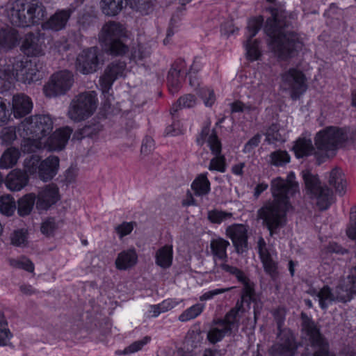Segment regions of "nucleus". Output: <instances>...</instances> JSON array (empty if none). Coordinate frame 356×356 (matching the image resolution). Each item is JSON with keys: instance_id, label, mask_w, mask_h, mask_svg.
Wrapping results in <instances>:
<instances>
[{"instance_id": "59", "label": "nucleus", "mask_w": 356, "mask_h": 356, "mask_svg": "<svg viewBox=\"0 0 356 356\" xmlns=\"http://www.w3.org/2000/svg\"><path fill=\"white\" fill-rule=\"evenodd\" d=\"M350 218V225L346 233L349 238L356 240V207L351 210Z\"/></svg>"}, {"instance_id": "56", "label": "nucleus", "mask_w": 356, "mask_h": 356, "mask_svg": "<svg viewBox=\"0 0 356 356\" xmlns=\"http://www.w3.org/2000/svg\"><path fill=\"white\" fill-rule=\"evenodd\" d=\"M136 222H124L122 224L116 226L115 230L118 234L120 238H122L124 236L131 234L133 231Z\"/></svg>"}, {"instance_id": "32", "label": "nucleus", "mask_w": 356, "mask_h": 356, "mask_svg": "<svg viewBox=\"0 0 356 356\" xmlns=\"http://www.w3.org/2000/svg\"><path fill=\"white\" fill-rule=\"evenodd\" d=\"M173 258V249L171 245H165L155 253V263L159 267L166 269L171 266Z\"/></svg>"}, {"instance_id": "43", "label": "nucleus", "mask_w": 356, "mask_h": 356, "mask_svg": "<svg viewBox=\"0 0 356 356\" xmlns=\"http://www.w3.org/2000/svg\"><path fill=\"white\" fill-rule=\"evenodd\" d=\"M35 197L33 194H28L18 200V213L21 216L29 215L33 208Z\"/></svg>"}, {"instance_id": "30", "label": "nucleus", "mask_w": 356, "mask_h": 356, "mask_svg": "<svg viewBox=\"0 0 356 356\" xmlns=\"http://www.w3.org/2000/svg\"><path fill=\"white\" fill-rule=\"evenodd\" d=\"M327 181L332 186L337 193L343 195L347 186L346 179L341 169L335 167L329 173Z\"/></svg>"}, {"instance_id": "55", "label": "nucleus", "mask_w": 356, "mask_h": 356, "mask_svg": "<svg viewBox=\"0 0 356 356\" xmlns=\"http://www.w3.org/2000/svg\"><path fill=\"white\" fill-rule=\"evenodd\" d=\"M57 228L58 227L55 219L53 218H49L42 222L40 226V231L44 235L49 237L54 234V232Z\"/></svg>"}, {"instance_id": "37", "label": "nucleus", "mask_w": 356, "mask_h": 356, "mask_svg": "<svg viewBox=\"0 0 356 356\" xmlns=\"http://www.w3.org/2000/svg\"><path fill=\"white\" fill-rule=\"evenodd\" d=\"M26 60L28 59L17 60L13 63L12 69L10 70L9 67L6 70V72L8 73L7 80L9 83H12L14 81H19V78L21 76L25 77L26 74V69L25 70V66L26 65Z\"/></svg>"}, {"instance_id": "61", "label": "nucleus", "mask_w": 356, "mask_h": 356, "mask_svg": "<svg viewBox=\"0 0 356 356\" xmlns=\"http://www.w3.org/2000/svg\"><path fill=\"white\" fill-rule=\"evenodd\" d=\"M40 160L38 156H32L28 161H25V168L26 171L30 174L38 172V166Z\"/></svg>"}, {"instance_id": "4", "label": "nucleus", "mask_w": 356, "mask_h": 356, "mask_svg": "<svg viewBox=\"0 0 356 356\" xmlns=\"http://www.w3.org/2000/svg\"><path fill=\"white\" fill-rule=\"evenodd\" d=\"M348 138L346 128L330 126L318 132L314 138L316 148L315 157L318 164L320 165L325 159L333 156L336 150L341 147Z\"/></svg>"}, {"instance_id": "54", "label": "nucleus", "mask_w": 356, "mask_h": 356, "mask_svg": "<svg viewBox=\"0 0 356 356\" xmlns=\"http://www.w3.org/2000/svg\"><path fill=\"white\" fill-rule=\"evenodd\" d=\"M265 136L266 141L269 144L282 140V137L279 132V126L276 124H273L268 128Z\"/></svg>"}, {"instance_id": "63", "label": "nucleus", "mask_w": 356, "mask_h": 356, "mask_svg": "<svg viewBox=\"0 0 356 356\" xmlns=\"http://www.w3.org/2000/svg\"><path fill=\"white\" fill-rule=\"evenodd\" d=\"M17 138L15 128L10 127L4 128L2 131V138L6 143H10Z\"/></svg>"}, {"instance_id": "47", "label": "nucleus", "mask_w": 356, "mask_h": 356, "mask_svg": "<svg viewBox=\"0 0 356 356\" xmlns=\"http://www.w3.org/2000/svg\"><path fill=\"white\" fill-rule=\"evenodd\" d=\"M97 13L93 6H86L80 11L78 17V22L83 26L91 24L96 19Z\"/></svg>"}, {"instance_id": "20", "label": "nucleus", "mask_w": 356, "mask_h": 356, "mask_svg": "<svg viewBox=\"0 0 356 356\" xmlns=\"http://www.w3.org/2000/svg\"><path fill=\"white\" fill-rule=\"evenodd\" d=\"M257 249L264 271L273 280H276L279 275L277 263L275 261L272 253L267 248L265 240L262 237H259L258 239Z\"/></svg>"}, {"instance_id": "40", "label": "nucleus", "mask_w": 356, "mask_h": 356, "mask_svg": "<svg viewBox=\"0 0 356 356\" xmlns=\"http://www.w3.org/2000/svg\"><path fill=\"white\" fill-rule=\"evenodd\" d=\"M26 69L27 70L26 76H21L19 78V81L30 84L31 83L38 81L42 78L38 64L35 60H26L25 70Z\"/></svg>"}, {"instance_id": "64", "label": "nucleus", "mask_w": 356, "mask_h": 356, "mask_svg": "<svg viewBox=\"0 0 356 356\" xmlns=\"http://www.w3.org/2000/svg\"><path fill=\"white\" fill-rule=\"evenodd\" d=\"M261 135L257 134L252 138H251L244 146V152H250L254 147H257L261 141Z\"/></svg>"}, {"instance_id": "7", "label": "nucleus", "mask_w": 356, "mask_h": 356, "mask_svg": "<svg viewBox=\"0 0 356 356\" xmlns=\"http://www.w3.org/2000/svg\"><path fill=\"white\" fill-rule=\"evenodd\" d=\"M98 104L97 93L88 91L79 94L72 100L67 115L74 122H81L92 116Z\"/></svg>"}, {"instance_id": "16", "label": "nucleus", "mask_w": 356, "mask_h": 356, "mask_svg": "<svg viewBox=\"0 0 356 356\" xmlns=\"http://www.w3.org/2000/svg\"><path fill=\"white\" fill-rule=\"evenodd\" d=\"M127 72V64L124 61L115 60L108 65L104 74L99 78V85L102 92H108L115 81L119 78L124 77Z\"/></svg>"}, {"instance_id": "33", "label": "nucleus", "mask_w": 356, "mask_h": 356, "mask_svg": "<svg viewBox=\"0 0 356 356\" xmlns=\"http://www.w3.org/2000/svg\"><path fill=\"white\" fill-rule=\"evenodd\" d=\"M295 155L297 158L308 156L311 154L315 155L316 151L310 139L306 138H298L293 147Z\"/></svg>"}, {"instance_id": "58", "label": "nucleus", "mask_w": 356, "mask_h": 356, "mask_svg": "<svg viewBox=\"0 0 356 356\" xmlns=\"http://www.w3.org/2000/svg\"><path fill=\"white\" fill-rule=\"evenodd\" d=\"M11 243L15 246H24L26 243V235L22 230L14 232L11 236Z\"/></svg>"}, {"instance_id": "53", "label": "nucleus", "mask_w": 356, "mask_h": 356, "mask_svg": "<svg viewBox=\"0 0 356 356\" xmlns=\"http://www.w3.org/2000/svg\"><path fill=\"white\" fill-rule=\"evenodd\" d=\"M151 341V337L149 336H145L142 339L133 342L129 346L125 348L122 352H118V354H131L136 353L140 350L143 347L148 343Z\"/></svg>"}, {"instance_id": "35", "label": "nucleus", "mask_w": 356, "mask_h": 356, "mask_svg": "<svg viewBox=\"0 0 356 356\" xmlns=\"http://www.w3.org/2000/svg\"><path fill=\"white\" fill-rule=\"evenodd\" d=\"M318 298L320 307L322 309H327L328 306L334 302L337 301L336 292L327 285L324 286L318 291L314 292Z\"/></svg>"}, {"instance_id": "24", "label": "nucleus", "mask_w": 356, "mask_h": 356, "mask_svg": "<svg viewBox=\"0 0 356 356\" xmlns=\"http://www.w3.org/2000/svg\"><path fill=\"white\" fill-rule=\"evenodd\" d=\"M186 68L184 60L179 58L176 60L168 72L167 82L170 92L176 93L181 87L182 78L180 73Z\"/></svg>"}, {"instance_id": "8", "label": "nucleus", "mask_w": 356, "mask_h": 356, "mask_svg": "<svg viewBox=\"0 0 356 356\" xmlns=\"http://www.w3.org/2000/svg\"><path fill=\"white\" fill-rule=\"evenodd\" d=\"M125 36L123 26L115 22L106 23L102 29L100 40L104 42L106 50L111 55L124 54L128 47L122 40Z\"/></svg>"}, {"instance_id": "14", "label": "nucleus", "mask_w": 356, "mask_h": 356, "mask_svg": "<svg viewBox=\"0 0 356 356\" xmlns=\"http://www.w3.org/2000/svg\"><path fill=\"white\" fill-rule=\"evenodd\" d=\"M220 267L224 271L234 275L237 280L243 284L241 300H238L236 304L241 302L240 309L244 310L243 303H246L249 307L250 303L254 301L255 291L254 283L247 277L243 270L235 266L223 263L220 265Z\"/></svg>"}, {"instance_id": "23", "label": "nucleus", "mask_w": 356, "mask_h": 356, "mask_svg": "<svg viewBox=\"0 0 356 356\" xmlns=\"http://www.w3.org/2000/svg\"><path fill=\"white\" fill-rule=\"evenodd\" d=\"M74 11L75 7L72 5L66 9L57 10L47 22L43 23L42 28L55 31L64 29Z\"/></svg>"}, {"instance_id": "17", "label": "nucleus", "mask_w": 356, "mask_h": 356, "mask_svg": "<svg viewBox=\"0 0 356 356\" xmlns=\"http://www.w3.org/2000/svg\"><path fill=\"white\" fill-rule=\"evenodd\" d=\"M99 63V49L97 47H92L82 51L78 55L76 67L79 72L89 74L97 70Z\"/></svg>"}, {"instance_id": "21", "label": "nucleus", "mask_w": 356, "mask_h": 356, "mask_svg": "<svg viewBox=\"0 0 356 356\" xmlns=\"http://www.w3.org/2000/svg\"><path fill=\"white\" fill-rule=\"evenodd\" d=\"M263 22V16H259L258 17L252 19L248 22V30L249 35L246 44V50L248 58L251 60H257L261 55L258 42L257 40L252 42L251 40L256 35L260 29Z\"/></svg>"}, {"instance_id": "13", "label": "nucleus", "mask_w": 356, "mask_h": 356, "mask_svg": "<svg viewBox=\"0 0 356 356\" xmlns=\"http://www.w3.org/2000/svg\"><path fill=\"white\" fill-rule=\"evenodd\" d=\"M280 87L289 91L292 99L296 100L307 90V79L297 68H290L281 74Z\"/></svg>"}, {"instance_id": "25", "label": "nucleus", "mask_w": 356, "mask_h": 356, "mask_svg": "<svg viewBox=\"0 0 356 356\" xmlns=\"http://www.w3.org/2000/svg\"><path fill=\"white\" fill-rule=\"evenodd\" d=\"M58 200V189L54 184H49L42 188L38 195L36 207L46 210Z\"/></svg>"}, {"instance_id": "36", "label": "nucleus", "mask_w": 356, "mask_h": 356, "mask_svg": "<svg viewBox=\"0 0 356 356\" xmlns=\"http://www.w3.org/2000/svg\"><path fill=\"white\" fill-rule=\"evenodd\" d=\"M229 245V242L222 238L213 239L211 241L210 248L213 257L220 260L226 261L227 248Z\"/></svg>"}, {"instance_id": "15", "label": "nucleus", "mask_w": 356, "mask_h": 356, "mask_svg": "<svg viewBox=\"0 0 356 356\" xmlns=\"http://www.w3.org/2000/svg\"><path fill=\"white\" fill-rule=\"evenodd\" d=\"M74 83L73 74L68 70L54 74L44 86L43 90L47 97H52L64 95Z\"/></svg>"}, {"instance_id": "57", "label": "nucleus", "mask_w": 356, "mask_h": 356, "mask_svg": "<svg viewBox=\"0 0 356 356\" xmlns=\"http://www.w3.org/2000/svg\"><path fill=\"white\" fill-rule=\"evenodd\" d=\"M200 95L204 100V104L207 106H211L216 101V97L213 90L205 88H202L200 91Z\"/></svg>"}, {"instance_id": "34", "label": "nucleus", "mask_w": 356, "mask_h": 356, "mask_svg": "<svg viewBox=\"0 0 356 356\" xmlns=\"http://www.w3.org/2000/svg\"><path fill=\"white\" fill-rule=\"evenodd\" d=\"M17 42V31L12 28L0 30V49L8 51L13 48Z\"/></svg>"}, {"instance_id": "3", "label": "nucleus", "mask_w": 356, "mask_h": 356, "mask_svg": "<svg viewBox=\"0 0 356 356\" xmlns=\"http://www.w3.org/2000/svg\"><path fill=\"white\" fill-rule=\"evenodd\" d=\"M54 122L49 115H35L26 118L18 126V133L23 138L22 150L31 153L45 146L44 139L53 130Z\"/></svg>"}, {"instance_id": "29", "label": "nucleus", "mask_w": 356, "mask_h": 356, "mask_svg": "<svg viewBox=\"0 0 356 356\" xmlns=\"http://www.w3.org/2000/svg\"><path fill=\"white\" fill-rule=\"evenodd\" d=\"M138 261V254L134 248L120 252L115 259V267L118 270H125L134 266Z\"/></svg>"}, {"instance_id": "51", "label": "nucleus", "mask_w": 356, "mask_h": 356, "mask_svg": "<svg viewBox=\"0 0 356 356\" xmlns=\"http://www.w3.org/2000/svg\"><path fill=\"white\" fill-rule=\"evenodd\" d=\"M9 264L13 268L23 269L30 273H33L34 270L33 264L25 257L18 259H10Z\"/></svg>"}, {"instance_id": "50", "label": "nucleus", "mask_w": 356, "mask_h": 356, "mask_svg": "<svg viewBox=\"0 0 356 356\" xmlns=\"http://www.w3.org/2000/svg\"><path fill=\"white\" fill-rule=\"evenodd\" d=\"M15 210V202L10 195L0 197V213L8 216H11Z\"/></svg>"}, {"instance_id": "12", "label": "nucleus", "mask_w": 356, "mask_h": 356, "mask_svg": "<svg viewBox=\"0 0 356 356\" xmlns=\"http://www.w3.org/2000/svg\"><path fill=\"white\" fill-rule=\"evenodd\" d=\"M279 330L277 336V342L275 343L268 350L270 356H294L298 345L293 334L290 330L281 327L283 325V320L279 319L277 321Z\"/></svg>"}, {"instance_id": "5", "label": "nucleus", "mask_w": 356, "mask_h": 356, "mask_svg": "<svg viewBox=\"0 0 356 356\" xmlns=\"http://www.w3.org/2000/svg\"><path fill=\"white\" fill-rule=\"evenodd\" d=\"M46 15V9L38 0H17L9 11L10 22L17 26H30L39 23Z\"/></svg>"}, {"instance_id": "31", "label": "nucleus", "mask_w": 356, "mask_h": 356, "mask_svg": "<svg viewBox=\"0 0 356 356\" xmlns=\"http://www.w3.org/2000/svg\"><path fill=\"white\" fill-rule=\"evenodd\" d=\"M28 182L26 172L20 170L11 171L6 177V185L10 191H18L23 188Z\"/></svg>"}, {"instance_id": "26", "label": "nucleus", "mask_w": 356, "mask_h": 356, "mask_svg": "<svg viewBox=\"0 0 356 356\" xmlns=\"http://www.w3.org/2000/svg\"><path fill=\"white\" fill-rule=\"evenodd\" d=\"M59 167V159L50 156L40 162L38 166V177L44 181L51 180L57 173Z\"/></svg>"}, {"instance_id": "10", "label": "nucleus", "mask_w": 356, "mask_h": 356, "mask_svg": "<svg viewBox=\"0 0 356 356\" xmlns=\"http://www.w3.org/2000/svg\"><path fill=\"white\" fill-rule=\"evenodd\" d=\"M302 329L312 347L314 356H335L329 350V343L320 331V327L305 313H301Z\"/></svg>"}, {"instance_id": "28", "label": "nucleus", "mask_w": 356, "mask_h": 356, "mask_svg": "<svg viewBox=\"0 0 356 356\" xmlns=\"http://www.w3.org/2000/svg\"><path fill=\"white\" fill-rule=\"evenodd\" d=\"M33 108L31 99L27 95L19 94L13 98V111L15 118H21L29 114Z\"/></svg>"}, {"instance_id": "41", "label": "nucleus", "mask_w": 356, "mask_h": 356, "mask_svg": "<svg viewBox=\"0 0 356 356\" xmlns=\"http://www.w3.org/2000/svg\"><path fill=\"white\" fill-rule=\"evenodd\" d=\"M20 152L15 147L8 148L0 159V168L8 169L15 165L19 158Z\"/></svg>"}, {"instance_id": "60", "label": "nucleus", "mask_w": 356, "mask_h": 356, "mask_svg": "<svg viewBox=\"0 0 356 356\" xmlns=\"http://www.w3.org/2000/svg\"><path fill=\"white\" fill-rule=\"evenodd\" d=\"M172 308V306L170 305V303L165 300L161 304L151 305L149 312L152 313V316L156 317L161 312H164L168 311V309Z\"/></svg>"}, {"instance_id": "39", "label": "nucleus", "mask_w": 356, "mask_h": 356, "mask_svg": "<svg viewBox=\"0 0 356 356\" xmlns=\"http://www.w3.org/2000/svg\"><path fill=\"white\" fill-rule=\"evenodd\" d=\"M191 188L197 196L208 194L210 191V181L207 178V173L199 175L193 181Z\"/></svg>"}, {"instance_id": "42", "label": "nucleus", "mask_w": 356, "mask_h": 356, "mask_svg": "<svg viewBox=\"0 0 356 356\" xmlns=\"http://www.w3.org/2000/svg\"><path fill=\"white\" fill-rule=\"evenodd\" d=\"M196 104V99L193 95L187 94L179 98L175 104H174L170 109V114L175 120V115L179 109L183 108H191Z\"/></svg>"}, {"instance_id": "46", "label": "nucleus", "mask_w": 356, "mask_h": 356, "mask_svg": "<svg viewBox=\"0 0 356 356\" xmlns=\"http://www.w3.org/2000/svg\"><path fill=\"white\" fill-rule=\"evenodd\" d=\"M204 305L197 303L185 311H184L179 316V320L181 322L188 321L195 318L203 312Z\"/></svg>"}, {"instance_id": "2", "label": "nucleus", "mask_w": 356, "mask_h": 356, "mask_svg": "<svg viewBox=\"0 0 356 356\" xmlns=\"http://www.w3.org/2000/svg\"><path fill=\"white\" fill-rule=\"evenodd\" d=\"M266 12L270 15L264 26L270 49L281 59L294 56L302 47L298 35L289 30L294 15L282 8H268Z\"/></svg>"}, {"instance_id": "62", "label": "nucleus", "mask_w": 356, "mask_h": 356, "mask_svg": "<svg viewBox=\"0 0 356 356\" xmlns=\"http://www.w3.org/2000/svg\"><path fill=\"white\" fill-rule=\"evenodd\" d=\"M202 63L200 60L195 58L193 61V64L191 66L189 72L188 73L189 77V83L191 86H195L197 85V83H193L192 81V74H196L202 68Z\"/></svg>"}, {"instance_id": "44", "label": "nucleus", "mask_w": 356, "mask_h": 356, "mask_svg": "<svg viewBox=\"0 0 356 356\" xmlns=\"http://www.w3.org/2000/svg\"><path fill=\"white\" fill-rule=\"evenodd\" d=\"M13 334L8 328V323L4 312L0 310V346H7Z\"/></svg>"}, {"instance_id": "6", "label": "nucleus", "mask_w": 356, "mask_h": 356, "mask_svg": "<svg viewBox=\"0 0 356 356\" xmlns=\"http://www.w3.org/2000/svg\"><path fill=\"white\" fill-rule=\"evenodd\" d=\"M240 305L241 302L236 304L235 307L226 314L224 318L213 321V326L211 327L207 336L211 343L215 344L220 341L225 336L231 335L234 330H238L239 314L244 312V310L240 309Z\"/></svg>"}, {"instance_id": "18", "label": "nucleus", "mask_w": 356, "mask_h": 356, "mask_svg": "<svg viewBox=\"0 0 356 356\" xmlns=\"http://www.w3.org/2000/svg\"><path fill=\"white\" fill-rule=\"evenodd\" d=\"M226 235L229 237L238 254L248 250V228L243 224H234L227 227Z\"/></svg>"}, {"instance_id": "9", "label": "nucleus", "mask_w": 356, "mask_h": 356, "mask_svg": "<svg viewBox=\"0 0 356 356\" xmlns=\"http://www.w3.org/2000/svg\"><path fill=\"white\" fill-rule=\"evenodd\" d=\"M302 175L307 193L312 198L316 199L321 210L328 209L334 202L332 191L325 185L322 186L317 175H313L309 170H303Z\"/></svg>"}, {"instance_id": "48", "label": "nucleus", "mask_w": 356, "mask_h": 356, "mask_svg": "<svg viewBox=\"0 0 356 356\" xmlns=\"http://www.w3.org/2000/svg\"><path fill=\"white\" fill-rule=\"evenodd\" d=\"M155 0H131V7L141 15H147L152 10Z\"/></svg>"}, {"instance_id": "45", "label": "nucleus", "mask_w": 356, "mask_h": 356, "mask_svg": "<svg viewBox=\"0 0 356 356\" xmlns=\"http://www.w3.org/2000/svg\"><path fill=\"white\" fill-rule=\"evenodd\" d=\"M291 157L284 150H276L269 155V163L275 166H283L290 162Z\"/></svg>"}, {"instance_id": "19", "label": "nucleus", "mask_w": 356, "mask_h": 356, "mask_svg": "<svg viewBox=\"0 0 356 356\" xmlns=\"http://www.w3.org/2000/svg\"><path fill=\"white\" fill-rule=\"evenodd\" d=\"M337 302L346 303L356 296V273L353 269L350 274L341 279L335 288Z\"/></svg>"}, {"instance_id": "52", "label": "nucleus", "mask_w": 356, "mask_h": 356, "mask_svg": "<svg viewBox=\"0 0 356 356\" xmlns=\"http://www.w3.org/2000/svg\"><path fill=\"white\" fill-rule=\"evenodd\" d=\"M232 213L213 209L208 212V219L212 223L220 224L222 222L231 219Z\"/></svg>"}, {"instance_id": "11", "label": "nucleus", "mask_w": 356, "mask_h": 356, "mask_svg": "<svg viewBox=\"0 0 356 356\" xmlns=\"http://www.w3.org/2000/svg\"><path fill=\"white\" fill-rule=\"evenodd\" d=\"M208 143L211 153L214 157L211 159L209 165V170H216L225 172L227 169L226 159L224 155L221 154L222 145L215 130H210L209 126L204 127L200 136L197 138V143L202 145L204 142Z\"/></svg>"}, {"instance_id": "49", "label": "nucleus", "mask_w": 356, "mask_h": 356, "mask_svg": "<svg viewBox=\"0 0 356 356\" xmlns=\"http://www.w3.org/2000/svg\"><path fill=\"white\" fill-rule=\"evenodd\" d=\"M150 54V49L148 46L144 44H138L136 47H133L131 49L130 58L138 63L149 57Z\"/></svg>"}, {"instance_id": "38", "label": "nucleus", "mask_w": 356, "mask_h": 356, "mask_svg": "<svg viewBox=\"0 0 356 356\" xmlns=\"http://www.w3.org/2000/svg\"><path fill=\"white\" fill-rule=\"evenodd\" d=\"M125 0H101L100 8L107 16H115L122 10Z\"/></svg>"}, {"instance_id": "1", "label": "nucleus", "mask_w": 356, "mask_h": 356, "mask_svg": "<svg viewBox=\"0 0 356 356\" xmlns=\"http://www.w3.org/2000/svg\"><path fill=\"white\" fill-rule=\"evenodd\" d=\"M295 178V174L290 172L286 179L280 177L272 179L270 191L274 200L266 202L257 212V219L262 220L271 237L286 225V213L291 208L289 198L298 192Z\"/></svg>"}, {"instance_id": "22", "label": "nucleus", "mask_w": 356, "mask_h": 356, "mask_svg": "<svg viewBox=\"0 0 356 356\" xmlns=\"http://www.w3.org/2000/svg\"><path fill=\"white\" fill-rule=\"evenodd\" d=\"M72 129L69 127H65L56 129L51 136L46 137L44 140L45 146L42 149H47L49 151H59L66 145Z\"/></svg>"}, {"instance_id": "27", "label": "nucleus", "mask_w": 356, "mask_h": 356, "mask_svg": "<svg viewBox=\"0 0 356 356\" xmlns=\"http://www.w3.org/2000/svg\"><path fill=\"white\" fill-rule=\"evenodd\" d=\"M22 49L28 56H39L43 54V44L40 38L32 33L26 35Z\"/></svg>"}]
</instances>
